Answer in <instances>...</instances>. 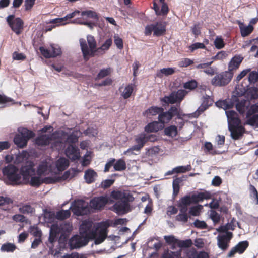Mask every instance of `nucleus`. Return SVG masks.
Masks as SVG:
<instances>
[{
	"instance_id": "obj_1",
	"label": "nucleus",
	"mask_w": 258,
	"mask_h": 258,
	"mask_svg": "<svg viewBox=\"0 0 258 258\" xmlns=\"http://www.w3.org/2000/svg\"><path fill=\"white\" fill-rule=\"evenodd\" d=\"M109 226L108 222H102L98 224L95 230L86 235L82 234L81 236H74L71 240V244L74 248H79L86 245L90 239H94L95 244H100L107 238Z\"/></svg>"
},
{
	"instance_id": "obj_2",
	"label": "nucleus",
	"mask_w": 258,
	"mask_h": 258,
	"mask_svg": "<svg viewBox=\"0 0 258 258\" xmlns=\"http://www.w3.org/2000/svg\"><path fill=\"white\" fill-rule=\"evenodd\" d=\"M79 42L83 59L86 62L91 57L104 54L112 45V40L111 38H108L100 47H97V42L94 37L88 35L87 40L80 38Z\"/></svg>"
},
{
	"instance_id": "obj_3",
	"label": "nucleus",
	"mask_w": 258,
	"mask_h": 258,
	"mask_svg": "<svg viewBox=\"0 0 258 258\" xmlns=\"http://www.w3.org/2000/svg\"><path fill=\"white\" fill-rule=\"evenodd\" d=\"M110 197L118 200L112 206L117 213L125 214L131 210L130 202L133 201L134 198L130 193L118 190H113L110 193Z\"/></svg>"
},
{
	"instance_id": "obj_4",
	"label": "nucleus",
	"mask_w": 258,
	"mask_h": 258,
	"mask_svg": "<svg viewBox=\"0 0 258 258\" xmlns=\"http://www.w3.org/2000/svg\"><path fill=\"white\" fill-rule=\"evenodd\" d=\"M2 172L8 180L7 184L11 185H19L22 184L21 176L18 173V168L14 165L9 164L3 168Z\"/></svg>"
},
{
	"instance_id": "obj_5",
	"label": "nucleus",
	"mask_w": 258,
	"mask_h": 258,
	"mask_svg": "<svg viewBox=\"0 0 258 258\" xmlns=\"http://www.w3.org/2000/svg\"><path fill=\"white\" fill-rule=\"evenodd\" d=\"M175 116H177V118L181 119L182 116H184V115L180 113L179 108L173 106L167 111H161L159 115H158V119L159 122L164 126L165 124L168 123Z\"/></svg>"
},
{
	"instance_id": "obj_6",
	"label": "nucleus",
	"mask_w": 258,
	"mask_h": 258,
	"mask_svg": "<svg viewBox=\"0 0 258 258\" xmlns=\"http://www.w3.org/2000/svg\"><path fill=\"white\" fill-rule=\"evenodd\" d=\"M233 76V72L225 71L217 74L211 80V84L215 87H223L228 85Z\"/></svg>"
},
{
	"instance_id": "obj_7",
	"label": "nucleus",
	"mask_w": 258,
	"mask_h": 258,
	"mask_svg": "<svg viewBox=\"0 0 258 258\" xmlns=\"http://www.w3.org/2000/svg\"><path fill=\"white\" fill-rule=\"evenodd\" d=\"M237 94L239 95H245L248 99H256L258 98V88L249 87V85L245 81L236 87Z\"/></svg>"
},
{
	"instance_id": "obj_8",
	"label": "nucleus",
	"mask_w": 258,
	"mask_h": 258,
	"mask_svg": "<svg viewBox=\"0 0 258 258\" xmlns=\"http://www.w3.org/2000/svg\"><path fill=\"white\" fill-rule=\"evenodd\" d=\"M233 234L232 232H227L226 234H219L217 237V245L223 251H226L229 247Z\"/></svg>"
},
{
	"instance_id": "obj_9",
	"label": "nucleus",
	"mask_w": 258,
	"mask_h": 258,
	"mask_svg": "<svg viewBox=\"0 0 258 258\" xmlns=\"http://www.w3.org/2000/svg\"><path fill=\"white\" fill-rule=\"evenodd\" d=\"M72 211L77 216L87 215L90 212L88 205L83 200L75 201L73 206Z\"/></svg>"
},
{
	"instance_id": "obj_10",
	"label": "nucleus",
	"mask_w": 258,
	"mask_h": 258,
	"mask_svg": "<svg viewBox=\"0 0 258 258\" xmlns=\"http://www.w3.org/2000/svg\"><path fill=\"white\" fill-rule=\"evenodd\" d=\"M241 122L237 124H228V130L230 132L231 138L237 140L239 139L245 132V128L241 124Z\"/></svg>"
},
{
	"instance_id": "obj_11",
	"label": "nucleus",
	"mask_w": 258,
	"mask_h": 258,
	"mask_svg": "<svg viewBox=\"0 0 258 258\" xmlns=\"http://www.w3.org/2000/svg\"><path fill=\"white\" fill-rule=\"evenodd\" d=\"M108 203V198L106 196H101L94 197L90 200V206L95 210H102Z\"/></svg>"
},
{
	"instance_id": "obj_12",
	"label": "nucleus",
	"mask_w": 258,
	"mask_h": 258,
	"mask_svg": "<svg viewBox=\"0 0 258 258\" xmlns=\"http://www.w3.org/2000/svg\"><path fill=\"white\" fill-rule=\"evenodd\" d=\"M249 246V242L247 241H240L234 247H232L227 254L228 258L233 257L236 253L241 254L244 252Z\"/></svg>"
},
{
	"instance_id": "obj_13",
	"label": "nucleus",
	"mask_w": 258,
	"mask_h": 258,
	"mask_svg": "<svg viewBox=\"0 0 258 258\" xmlns=\"http://www.w3.org/2000/svg\"><path fill=\"white\" fill-rule=\"evenodd\" d=\"M135 141L136 145L132 146L128 151H139L147 143L146 134L142 133L136 136Z\"/></svg>"
},
{
	"instance_id": "obj_14",
	"label": "nucleus",
	"mask_w": 258,
	"mask_h": 258,
	"mask_svg": "<svg viewBox=\"0 0 258 258\" xmlns=\"http://www.w3.org/2000/svg\"><path fill=\"white\" fill-rule=\"evenodd\" d=\"M21 176L22 175L24 180H29L30 177L35 174V170L34 168V164L32 163L28 165L23 166L20 170Z\"/></svg>"
},
{
	"instance_id": "obj_15",
	"label": "nucleus",
	"mask_w": 258,
	"mask_h": 258,
	"mask_svg": "<svg viewBox=\"0 0 258 258\" xmlns=\"http://www.w3.org/2000/svg\"><path fill=\"white\" fill-rule=\"evenodd\" d=\"M66 156L72 161H75L80 157L79 149L76 146L69 145L65 151Z\"/></svg>"
},
{
	"instance_id": "obj_16",
	"label": "nucleus",
	"mask_w": 258,
	"mask_h": 258,
	"mask_svg": "<svg viewBox=\"0 0 258 258\" xmlns=\"http://www.w3.org/2000/svg\"><path fill=\"white\" fill-rule=\"evenodd\" d=\"M164 110V108L162 107L152 106L148 108L143 114V115L147 118H152L154 116L157 115H159L161 111Z\"/></svg>"
},
{
	"instance_id": "obj_17",
	"label": "nucleus",
	"mask_w": 258,
	"mask_h": 258,
	"mask_svg": "<svg viewBox=\"0 0 258 258\" xmlns=\"http://www.w3.org/2000/svg\"><path fill=\"white\" fill-rule=\"evenodd\" d=\"M190 197L192 203L196 204L205 199H210L211 198V194L209 191H205L204 192H199L197 194H193Z\"/></svg>"
},
{
	"instance_id": "obj_18",
	"label": "nucleus",
	"mask_w": 258,
	"mask_h": 258,
	"mask_svg": "<svg viewBox=\"0 0 258 258\" xmlns=\"http://www.w3.org/2000/svg\"><path fill=\"white\" fill-rule=\"evenodd\" d=\"M243 59V57L240 55H235L230 60L228 66V71L232 72L234 70L238 69Z\"/></svg>"
},
{
	"instance_id": "obj_19",
	"label": "nucleus",
	"mask_w": 258,
	"mask_h": 258,
	"mask_svg": "<svg viewBox=\"0 0 258 258\" xmlns=\"http://www.w3.org/2000/svg\"><path fill=\"white\" fill-rule=\"evenodd\" d=\"M52 136L50 135H42L36 138V144L39 146L48 145L52 141Z\"/></svg>"
},
{
	"instance_id": "obj_20",
	"label": "nucleus",
	"mask_w": 258,
	"mask_h": 258,
	"mask_svg": "<svg viewBox=\"0 0 258 258\" xmlns=\"http://www.w3.org/2000/svg\"><path fill=\"white\" fill-rule=\"evenodd\" d=\"M191 169V166L190 165H187L186 166H179L173 168L172 170L168 171L166 173V175H169L174 173H184L190 171Z\"/></svg>"
},
{
	"instance_id": "obj_21",
	"label": "nucleus",
	"mask_w": 258,
	"mask_h": 258,
	"mask_svg": "<svg viewBox=\"0 0 258 258\" xmlns=\"http://www.w3.org/2000/svg\"><path fill=\"white\" fill-rule=\"evenodd\" d=\"M159 121H154L148 123L145 127V131L147 133L157 132L163 128V126L160 124Z\"/></svg>"
},
{
	"instance_id": "obj_22",
	"label": "nucleus",
	"mask_w": 258,
	"mask_h": 258,
	"mask_svg": "<svg viewBox=\"0 0 258 258\" xmlns=\"http://www.w3.org/2000/svg\"><path fill=\"white\" fill-rule=\"evenodd\" d=\"M97 176V173L92 169H89L85 172L84 179L88 184L95 182V178Z\"/></svg>"
},
{
	"instance_id": "obj_23",
	"label": "nucleus",
	"mask_w": 258,
	"mask_h": 258,
	"mask_svg": "<svg viewBox=\"0 0 258 258\" xmlns=\"http://www.w3.org/2000/svg\"><path fill=\"white\" fill-rule=\"evenodd\" d=\"M49 163L46 161L41 162L38 165L36 173L38 176H45L48 174Z\"/></svg>"
},
{
	"instance_id": "obj_24",
	"label": "nucleus",
	"mask_w": 258,
	"mask_h": 258,
	"mask_svg": "<svg viewBox=\"0 0 258 258\" xmlns=\"http://www.w3.org/2000/svg\"><path fill=\"white\" fill-rule=\"evenodd\" d=\"M250 105V102L245 99L241 100H238L236 104V108L240 114H243L245 113V111L248 109Z\"/></svg>"
},
{
	"instance_id": "obj_25",
	"label": "nucleus",
	"mask_w": 258,
	"mask_h": 258,
	"mask_svg": "<svg viewBox=\"0 0 258 258\" xmlns=\"http://www.w3.org/2000/svg\"><path fill=\"white\" fill-rule=\"evenodd\" d=\"M134 90L133 85L130 84L125 86L124 88L120 87L119 88V91L121 93V96L125 99L130 97Z\"/></svg>"
},
{
	"instance_id": "obj_26",
	"label": "nucleus",
	"mask_w": 258,
	"mask_h": 258,
	"mask_svg": "<svg viewBox=\"0 0 258 258\" xmlns=\"http://www.w3.org/2000/svg\"><path fill=\"white\" fill-rule=\"evenodd\" d=\"M154 33L156 36H160L164 35L166 32L165 25L161 22H157L154 24Z\"/></svg>"
},
{
	"instance_id": "obj_27",
	"label": "nucleus",
	"mask_w": 258,
	"mask_h": 258,
	"mask_svg": "<svg viewBox=\"0 0 258 258\" xmlns=\"http://www.w3.org/2000/svg\"><path fill=\"white\" fill-rule=\"evenodd\" d=\"M228 118V124H237V122H241L237 113L233 110L226 111Z\"/></svg>"
},
{
	"instance_id": "obj_28",
	"label": "nucleus",
	"mask_w": 258,
	"mask_h": 258,
	"mask_svg": "<svg viewBox=\"0 0 258 258\" xmlns=\"http://www.w3.org/2000/svg\"><path fill=\"white\" fill-rule=\"evenodd\" d=\"M92 227V223L89 221L85 220L83 221L80 227V234H87L91 233L92 231L91 229Z\"/></svg>"
},
{
	"instance_id": "obj_29",
	"label": "nucleus",
	"mask_w": 258,
	"mask_h": 258,
	"mask_svg": "<svg viewBox=\"0 0 258 258\" xmlns=\"http://www.w3.org/2000/svg\"><path fill=\"white\" fill-rule=\"evenodd\" d=\"M238 24H239L242 37H244L247 36L252 32L253 27L252 25H249L247 26H244L243 23L240 21L238 22Z\"/></svg>"
},
{
	"instance_id": "obj_30",
	"label": "nucleus",
	"mask_w": 258,
	"mask_h": 258,
	"mask_svg": "<svg viewBox=\"0 0 258 258\" xmlns=\"http://www.w3.org/2000/svg\"><path fill=\"white\" fill-rule=\"evenodd\" d=\"M175 72V68H163L159 70H158L156 74V77L159 78H162L163 76H168L169 75H173Z\"/></svg>"
},
{
	"instance_id": "obj_31",
	"label": "nucleus",
	"mask_w": 258,
	"mask_h": 258,
	"mask_svg": "<svg viewBox=\"0 0 258 258\" xmlns=\"http://www.w3.org/2000/svg\"><path fill=\"white\" fill-rule=\"evenodd\" d=\"M172 93L173 94V97L174 100H176V103H180L188 92L185 90L179 89L177 91L172 92Z\"/></svg>"
},
{
	"instance_id": "obj_32",
	"label": "nucleus",
	"mask_w": 258,
	"mask_h": 258,
	"mask_svg": "<svg viewBox=\"0 0 258 258\" xmlns=\"http://www.w3.org/2000/svg\"><path fill=\"white\" fill-rule=\"evenodd\" d=\"M184 176L181 177H177L174 179L172 186H173V197L175 198L179 192L180 186L179 184L183 181Z\"/></svg>"
},
{
	"instance_id": "obj_33",
	"label": "nucleus",
	"mask_w": 258,
	"mask_h": 258,
	"mask_svg": "<svg viewBox=\"0 0 258 258\" xmlns=\"http://www.w3.org/2000/svg\"><path fill=\"white\" fill-rule=\"evenodd\" d=\"M14 142L18 147L23 148L27 145L28 141L23 136L17 134L14 138Z\"/></svg>"
},
{
	"instance_id": "obj_34",
	"label": "nucleus",
	"mask_w": 258,
	"mask_h": 258,
	"mask_svg": "<svg viewBox=\"0 0 258 258\" xmlns=\"http://www.w3.org/2000/svg\"><path fill=\"white\" fill-rule=\"evenodd\" d=\"M69 165L68 160L64 158H59L56 162V166L59 171H64Z\"/></svg>"
},
{
	"instance_id": "obj_35",
	"label": "nucleus",
	"mask_w": 258,
	"mask_h": 258,
	"mask_svg": "<svg viewBox=\"0 0 258 258\" xmlns=\"http://www.w3.org/2000/svg\"><path fill=\"white\" fill-rule=\"evenodd\" d=\"M113 168L115 171H124L126 168V163L123 159H119L114 162Z\"/></svg>"
},
{
	"instance_id": "obj_36",
	"label": "nucleus",
	"mask_w": 258,
	"mask_h": 258,
	"mask_svg": "<svg viewBox=\"0 0 258 258\" xmlns=\"http://www.w3.org/2000/svg\"><path fill=\"white\" fill-rule=\"evenodd\" d=\"M19 211L23 214H32L35 212V208L30 205L26 204L20 206Z\"/></svg>"
},
{
	"instance_id": "obj_37",
	"label": "nucleus",
	"mask_w": 258,
	"mask_h": 258,
	"mask_svg": "<svg viewBox=\"0 0 258 258\" xmlns=\"http://www.w3.org/2000/svg\"><path fill=\"white\" fill-rule=\"evenodd\" d=\"M23 25V22L21 18H17L11 24L10 27L12 30L17 32L19 31L22 28Z\"/></svg>"
},
{
	"instance_id": "obj_38",
	"label": "nucleus",
	"mask_w": 258,
	"mask_h": 258,
	"mask_svg": "<svg viewBox=\"0 0 258 258\" xmlns=\"http://www.w3.org/2000/svg\"><path fill=\"white\" fill-rule=\"evenodd\" d=\"M258 80V72L256 71H252L250 72L248 75V80L244 79L242 82L245 81L249 85L251 84H254Z\"/></svg>"
},
{
	"instance_id": "obj_39",
	"label": "nucleus",
	"mask_w": 258,
	"mask_h": 258,
	"mask_svg": "<svg viewBox=\"0 0 258 258\" xmlns=\"http://www.w3.org/2000/svg\"><path fill=\"white\" fill-rule=\"evenodd\" d=\"M235 229V226L232 223H228L225 225L220 226L217 229V231L219 233H225L226 234L227 232H230L228 231L229 230H234Z\"/></svg>"
},
{
	"instance_id": "obj_40",
	"label": "nucleus",
	"mask_w": 258,
	"mask_h": 258,
	"mask_svg": "<svg viewBox=\"0 0 258 258\" xmlns=\"http://www.w3.org/2000/svg\"><path fill=\"white\" fill-rule=\"evenodd\" d=\"M164 133L168 136L176 137L178 133L177 127L175 125H170L165 128Z\"/></svg>"
},
{
	"instance_id": "obj_41",
	"label": "nucleus",
	"mask_w": 258,
	"mask_h": 258,
	"mask_svg": "<svg viewBox=\"0 0 258 258\" xmlns=\"http://www.w3.org/2000/svg\"><path fill=\"white\" fill-rule=\"evenodd\" d=\"M179 256L180 253L179 252L167 249L164 251L160 258H178Z\"/></svg>"
},
{
	"instance_id": "obj_42",
	"label": "nucleus",
	"mask_w": 258,
	"mask_h": 258,
	"mask_svg": "<svg viewBox=\"0 0 258 258\" xmlns=\"http://www.w3.org/2000/svg\"><path fill=\"white\" fill-rule=\"evenodd\" d=\"M19 132L20 133L19 135L23 136V137H24L27 141L34 137L35 135L34 133L32 131L29 130L26 128H23L21 131L19 130Z\"/></svg>"
},
{
	"instance_id": "obj_43",
	"label": "nucleus",
	"mask_w": 258,
	"mask_h": 258,
	"mask_svg": "<svg viewBox=\"0 0 258 258\" xmlns=\"http://www.w3.org/2000/svg\"><path fill=\"white\" fill-rule=\"evenodd\" d=\"M246 118L247 124L258 127V114L252 115L248 117H246Z\"/></svg>"
},
{
	"instance_id": "obj_44",
	"label": "nucleus",
	"mask_w": 258,
	"mask_h": 258,
	"mask_svg": "<svg viewBox=\"0 0 258 258\" xmlns=\"http://www.w3.org/2000/svg\"><path fill=\"white\" fill-rule=\"evenodd\" d=\"M41 176H31L29 182L30 185L32 187H39L43 183V179Z\"/></svg>"
},
{
	"instance_id": "obj_45",
	"label": "nucleus",
	"mask_w": 258,
	"mask_h": 258,
	"mask_svg": "<svg viewBox=\"0 0 258 258\" xmlns=\"http://www.w3.org/2000/svg\"><path fill=\"white\" fill-rule=\"evenodd\" d=\"M71 213L69 210H60L56 213V218L60 220L67 219L70 216Z\"/></svg>"
},
{
	"instance_id": "obj_46",
	"label": "nucleus",
	"mask_w": 258,
	"mask_h": 258,
	"mask_svg": "<svg viewBox=\"0 0 258 258\" xmlns=\"http://www.w3.org/2000/svg\"><path fill=\"white\" fill-rule=\"evenodd\" d=\"M16 246L14 244L11 243H7L2 245L1 250L2 251H6L7 252H12L15 250Z\"/></svg>"
},
{
	"instance_id": "obj_47",
	"label": "nucleus",
	"mask_w": 258,
	"mask_h": 258,
	"mask_svg": "<svg viewBox=\"0 0 258 258\" xmlns=\"http://www.w3.org/2000/svg\"><path fill=\"white\" fill-rule=\"evenodd\" d=\"M198 86V83L195 80H191L185 82L183 84V87L186 89L193 90Z\"/></svg>"
},
{
	"instance_id": "obj_48",
	"label": "nucleus",
	"mask_w": 258,
	"mask_h": 258,
	"mask_svg": "<svg viewBox=\"0 0 258 258\" xmlns=\"http://www.w3.org/2000/svg\"><path fill=\"white\" fill-rule=\"evenodd\" d=\"M192 203L191 197L190 196H185L181 198L178 204L180 206H187Z\"/></svg>"
},
{
	"instance_id": "obj_49",
	"label": "nucleus",
	"mask_w": 258,
	"mask_h": 258,
	"mask_svg": "<svg viewBox=\"0 0 258 258\" xmlns=\"http://www.w3.org/2000/svg\"><path fill=\"white\" fill-rule=\"evenodd\" d=\"M193 243L191 239L185 240H178L177 245L181 248H188L191 246Z\"/></svg>"
},
{
	"instance_id": "obj_50",
	"label": "nucleus",
	"mask_w": 258,
	"mask_h": 258,
	"mask_svg": "<svg viewBox=\"0 0 258 258\" xmlns=\"http://www.w3.org/2000/svg\"><path fill=\"white\" fill-rule=\"evenodd\" d=\"M162 102H164L167 104L176 103V100H174L173 94L172 92L169 96H165L160 99Z\"/></svg>"
},
{
	"instance_id": "obj_51",
	"label": "nucleus",
	"mask_w": 258,
	"mask_h": 258,
	"mask_svg": "<svg viewBox=\"0 0 258 258\" xmlns=\"http://www.w3.org/2000/svg\"><path fill=\"white\" fill-rule=\"evenodd\" d=\"M217 106L224 109H230L232 107V105L229 104L227 100H219L216 102Z\"/></svg>"
},
{
	"instance_id": "obj_52",
	"label": "nucleus",
	"mask_w": 258,
	"mask_h": 258,
	"mask_svg": "<svg viewBox=\"0 0 258 258\" xmlns=\"http://www.w3.org/2000/svg\"><path fill=\"white\" fill-rule=\"evenodd\" d=\"M59 181H60L59 177H47L43 178V183L54 184Z\"/></svg>"
},
{
	"instance_id": "obj_53",
	"label": "nucleus",
	"mask_w": 258,
	"mask_h": 258,
	"mask_svg": "<svg viewBox=\"0 0 258 258\" xmlns=\"http://www.w3.org/2000/svg\"><path fill=\"white\" fill-rule=\"evenodd\" d=\"M110 73V69L107 68L106 69H101L96 77V80L102 79L106 76H108Z\"/></svg>"
},
{
	"instance_id": "obj_54",
	"label": "nucleus",
	"mask_w": 258,
	"mask_h": 258,
	"mask_svg": "<svg viewBox=\"0 0 258 258\" xmlns=\"http://www.w3.org/2000/svg\"><path fill=\"white\" fill-rule=\"evenodd\" d=\"M81 15L82 16H86L89 18H93L95 19H98V17L97 13L91 10L82 11L81 12Z\"/></svg>"
},
{
	"instance_id": "obj_55",
	"label": "nucleus",
	"mask_w": 258,
	"mask_h": 258,
	"mask_svg": "<svg viewBox=\"0 0 258 258\" xmlns=\"http://www.w3.org/2000/svg\"><path fill=\"white\" fill-rule=\"evenodd\" d=\"M210 217L215 224L219 223L220 221V215L215 211H211Z\"/></svg>"
},
{
	"instance_id": "obj_56",
	"label": "nucleus",
	"mask_w": 258,
	"mask_h": 258,
	"mask_svg": "<svg viewBox=\"0 0 258 258\" xmlns=\"http://www.w3.org/2000/svg\"><path fill=\"white\" fill-rule=\"evenodd\" d=\"M205 45L203 43L197 42L189 46V49L191 52H194L198 49H206Z\"/></svg>"
},
{
	"instance_id": "obj_57",
	"label": "nucleus",
	"mask_w": 258,
	"mask_h": 258,
	"mask_svg": "<svg viewBox=\"0 0 258 258\" xmlns=\"http://www.w3.org/2000/svg\"><path fill=\"white\" fill-rule=\"evenodd\" d=\"M194 63V61L188 58L182 59L179 62V66L182 68H185L191 65Z\"/></svg>"
},
{
	"instance_id": "obj_58",
	"label": "nucleus",
	"mask_w": 258,
	"mask_h": 258,
	"mask_svg": "<svg viewBox=\"0 0 258 258\" xmlns=\"http://www.w3.org/2000/svg\"><path fill=\"white\" fill-rule=\"evenodd\" d=\"M258 112V104L251 105L246 113V117L251 116L254 113Z\"/></svg>"
},
{
	"instance_id": "obj_59",
	"label": "nucleus",
	"mask_w": 258,
	"mask_h": 258,
	"mask_svg": "<svg viewBox=\"0 0 258 258\" xmlns=\"http://www.w3.org/2000/svg\"><path fill=\"white\" fill-rule=\"evenodd\" d=\"M214 45L217 49H222L225 46L223 39L221 37H217L214 41Z\"/></svg>"
},
{
	"instance_id": "obj_60",
	"label": "nucleus",
	"mask_w": 258,
	"mask_h": 258,
	"mask_svg": "<svg viewBox=\"0 0 258 258\" xmlns=\"http://www.w3.org/2000/svg\"><path fill=\"white\" fill-rule=\"evenodd\" d=\"M194 224L195 227L201 229H204L207 228V225L205 221H200L198 219L195 221Z\"/></svg>"
},
{
	"instance_id": "obj_61",
	"label": "nucleus",
	"mask_w": 258,
	"mask_h": 258,
	"mask_svg": "<svg viewBox=\"0 0 258 258\" xmlns=\"http://www.w3.org/2000/svg\"><path fill=\"white\" fill-rule=\"evenodd\" d=\"M114 43L117 48L119 49H122L123 48V43L122 39L119 37L118 35H114Z\"/></svg>"
},
{
	"instance_id": "obj_62",
	"label": "nucleus",
	"mask_w": 258,
	"mask_h": 258,
	"mask_svg": "<svg viewBox=\"0 0 258 258\" xmlns=\"http://www.w3.org/2000/svg\"><path fill=\"white\" fill-rule=\"evenodd\" d=\"M7 103H11V104H14V101L10 97L0 94V104H6Z\"/></svg>"
},
{
	"instance_id": "obj_63",
	"label": "nucleus",
	"mask_w": 258,
	"mask_h": 258,
	"mask_svg": "<svg viewBox=\"0 0 258 258\" xmlns=\"http://www.w3.org/2000/svg\"><path fill=\"white\" fill-rule=\"evenodd\" d=\"M114 182V180L113 179H106L103 181L101 184V187L106 189L110 187Z\"/></svg>"
},
{
	"instance_id": "obj_64",
	"label": "nucleus",
	"mask_w": 258,
	"mask_h": 258,
	"mask_svg": "<svg viewBox=\"0 0 258 258\" xmlns=\"http://www.w3.org/2000/svg\"><path fill=\"white\" fill-rule=\"evenodd\" d=\"M39 50L41 53V54L45 58H51L52 57V55L51 54V51L45 48L44 47H40Z\"/></svg>"
}]
</instances>
